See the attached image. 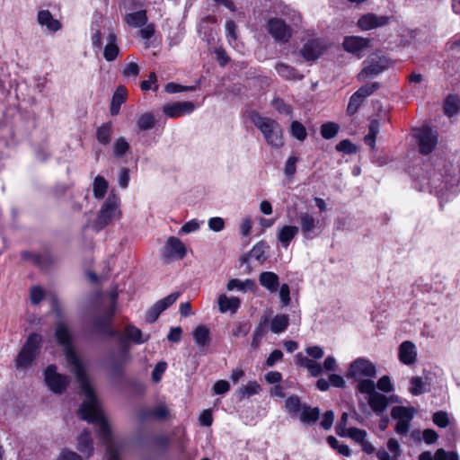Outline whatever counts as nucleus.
<instances>
[{
    "label": "nucleus",
    "mask_w": 460,
    "mask_h": 460,
    "mask_svg": "<svg viewBox=\"0 0 460 460\" xmlns=\"http://www.w3.org/2000/svg\"><path fill=\"white\" fill-rule=\"evenodd\" d=\"M55 336L58 344L64 347L67 364L75 376L81 394L84 396V400L78 410L79 416L88 422L97 424L99 437L106 447L104 459L119 460L121 447L113 441L111 438V429L103 416L94 389L88 378L84 367L73 349L72 336L66 323L64 322L57 323Z\"/></svg>",
    "instance_id": "1"
},
{
    "label": "nucleus",
    "mask_w": 460,
    "mask_h": 460,
    "mask_svg": "<svg viewBox=\"0 0 460 460\" xmlns=\"http://www.w3.org/2000/svg\"><path fill=\"white\" fill-rule=\"evenodd\" d=\"M250 118L269 146L276 149L284 146L283 129L275 119L263 117L256 111L252 112Z\"/></svg>",
    "instance_id": "2"
},
{
    "label": "nucleus",
    "mask_w": 460,
    "mask_h": 460,
    "mask_svg": "<svg viewBox=\"0 0 460 460\" xmlns=\"http://www.w3.org/2000/svg\"><path fill=\"white\" fill-rule=\"evenodd\" d=\"M357 390L367 395L370 408L377 414L385 411L389 405L387 396L376 391V384L371 379L360 380Z\"/></svg>",
    "instance_id": "3"
},
{
    "label": "nucleus",
    "mask_w": 460,
    "mask_h": 460,
    "mask_svg": "<svg viewBox=\"0 0 460 460\" xmlns=\"http://www.w3.org/2000/svg\"><path fill=\"white\" fill-rule=\"evenodd\" d=\"M363 65L362 70L357 76L360 82L375 78L389 68L393 65V61L385 56L373 54L363 62Z\"/></svg>",
    "instance_id": "4"
},
{
    "label": "nucleus",
    "mask_w": 460,
    "mask_h": 460,
    "mask_svg": "<svg viewBox=\"0 0 460 460\" xmlns=\"http://www.w3.org/2000/svg\"><path fill=\"white\" fill-rule=\"evenodd\" d=\"M119 198L116 195L111 194L103 205L102 206L98 216L94 221L93 228L100 231L107 226L112 220L119 218Z\"/></svg>",
    "instance_id": "5"
},
{
    "label": "nucleus",
    "mask_w": 460,
    "mask_h": 460,
    "mask_svg": "<svg viewBox=\"0 0 460 460\" xmlns=\"http://www.w3.org/2000/svg\"><path fill=\"white\" fill-rule=\"evenodd\" d=\"M42 337L38 333L31 334L16 357L17 369L28 368L40 352Z\"/></svg>",
    "instance_id": "6"
},
{
    "label": "nucleus",
    "mask_w": 460,
    "mask_h": 460,
    "mask_svg": "<svg viewBox=\"0 0 460 460\" xmlns=\"http://www.w3.org/2000/svg\"><path fill=\"white\" fill-rule=\"evenodd\" d=\"M376 375V369L373 363L365 358H358L350 364L347 377L355 378L359 382L375 377Z\"/></svg>",
    "instance_id": "7"
},
{
    "label": "nucleus",
    "mask_w": 460,
    "mask_h": 460,
    "mask_svg": "<svg viewBox=\"0 0 460 460\" xmlns=\"http://www.w3.org/2000/svg\"><path fill=\"white\" fill-rule=\"evenodd\" d=\"M46 385L54 394H62L67 387L69 380L65 375L57 372L55 365H49L44 371Z\"/></svg>",
    "instance_id": "8"
},
{
    "label": "nucleus",
    "mask_w": 460,
    "mask_h": 460,
    "mask_svg": "<svg viewBox=\"0 0 460 460\" xmlns=\"http://www.w3.org/2000/svg\"><path fill=\"white\" fill-rule=\"evenodd\" d=\"M379 88L378 83L367 84L356 91L351 97L347 107V113L349 116L354 115L365 99L374 93Z\"/></svg>",
    "instance_id": "9"
},
{
    "label": "nucleus",
    "mask_w": 460,
    "mask_h": 460,
    "mask_svg": "<svg viewBox=\"0 0 460 460\" xmlns=\"http://www.w3.org/2000/svg\"><path fill=\"white\" fill-rule=\"evenodd\" d=\"M414 136L418 139L420 151L423 155L430 154L438 145V133L429 127L417 129Z\"/></svg>",
    "instance_id": "10"
},
{
    "label": "nucleus",
    "mask_w": 460,
    "mask_h": 460,
    "mask_svg": "<svg viewBox=\"0 0 460 460\" xmlns=\"http://www.w3.org/2000/svg\"><path fill=\"white\" fill-rule=\"evenodd\" d=\"M268 32L279 42L286 43L291 38V29L286 22L279 18H271L267 23Z\"/></svg>",
    "instance_id": "11"
},
{
    "label": "nucleus",
    "mask_w": 460,
    "mask_h": 460,
    "mask_svg": "<svg viewBox=\"0 0 460 460\" xmlns=\"http://www.w3.org/2000/svg\"><path fill=\"white\" fill-rule=\"evenodd\" d=\"M180 296L179 292H173L163 299L158 300L147 312L146 322L152 323L160 315L162 312L173 305Z\"/></svg>",
    "instance_id": "12"
},
{
    "label": "nucleus",
    "mask_w": 460,
    "mask_h": 460,
    "mask_svg": "<svg viewBox=\"0 0 460 460\" xmlns=\"http://www.w3.org/2000/svg\"><path fill=\"white\" fill-rule=\"evenodd\" d=\"M186 255L184 243L177 237L171 236L165 243L163 256L165 260L182 259Z\"/></svg>",
    "instance_id": "13"
},
{
    "label": "nucleus",
    "mask_w": 460,
    "mask_h": 460,
    "mask_svg": "<svg viewBox=\"0 0 460 460\" xmlns=\"http://www.w3.org/2000/svg\"><path fill=\"white\" fill-rule=\"evenodd\" d=\"M390 17L386 15H376L369 13L362 15L358 20V26L363 31H369L379 27H384L389 23Z\"/></svg>",
    "instance_id": "14"
},
{
    "label": "nucleus",
    "mask_w": 460,
    "mask_h": 460,
    "mask_svg": "<svg viewBox=\"0 0 460 460\" xmlns=\"http://www.w3.org/2000/svg\"><path fill=\"white\" fill-rule=\"evenodd\" d=\"M369 42L370 40L367 38L359 36H347L343 40L342 46L346 51L355 54L360 58V52L368 47Z\"/></svg>",
    "instance_id": "15"
},
{
    "label": "nucleus",
    "mask_w": 460,
    "mask_h": 460,
    "mask_svg": "<svg viewBox=\"0 0 460 460\" xmlns=\"http://www.w3.org/2000/svg\"><path fill=\"white\" fill-rule=\"evenodd\" d=\"M429 376H415L409 378L408 391L413 396H419L429 391Z\"/></svg>",
    "instance_id": "16"
},
{
    "label": "nucleus",
    "mask_w": 460,
    "mask_h": 460,
    "mask_svg": "<svg viewBox=\"0 0 460 460\" xmlns=\"http://www.w3.org/2000/svg\"><path fill=\"white\" fill-rule=\"evenodd\" d=\"M194 111V104L191 102H178L168 103L164 106V113L170 118H178L183 114L190 113Z\"/></svg>",
    "instance_id": "17"
},
{
    "label": "nucleus",
    "mask_w": 460,
    "mask_h": 460,
    "mask_svg": "<svg viewBox=\"0 0 460 460\" xmlns=\"http://www.w3.org/2000/svg\"><path fill=\"white\" fill-rule=\"evenodd\" d=\"M324 46L319 40H312L306 42L301 49L302 57L308 60H315L323 52Z\"/></svg>",
    "instance_id": "18"
},
{
    "label": "nucleus",
    "mask_w": 460,
    "mask_h": 460,
    "mask_svg": "<svg viewBox=\"0 0 460 460\" xmlns=\"http://www.w3.org/2000/svg\"><path fill=\"white\" fill-rule=\"evenodd\" d=\"M131 356L126 348H122L120 354L111 359V373L112 376H121L124 367L130 362Z\"/></svg>",
    "instance_id": "19"
},
{
    "label": "nucleus",
    "mask_w": 460,
    "mask_h": 460,
    "mask_svg": "<svg viewBox=\"0 0 460 460\" xmlns=\"http://www.w3.org/2000/svg\"><path fill=\"white\" fill-rule=\"evenodd\" d=\"M217 303L220 313H235L241 305V301L238 297H228L225 294L218 296Z\"/></svg>",
    "instance_id": "20"
},
{
    "label": "nucleus",
    "mask_w": 460,
    "mask_h": 460,
    "mask_svg": "<svg viewBox=\"0 0 460 460\" xmlns=\"http://www.w3.org/2000/svg\"><path fill=\"white\" fill-rule=\"evenodd\" d=\"M259 282L270 293H275L279 286V278L272 271H263L259 275Z\"/></svg>",
    "instance_id": "21"
},
{
    "label": "nucleus",
    "mask_w": 460,
    "mask_h": 460,
    "mask_svg": "<svg viewBox=\"0 0 460 460\" xmlns=\"http://www.w3.org/2000/svg\"><path fill=\"white\" fill-rule=\"evenodd\" d=\"M278 75L285 80H302L304 75L294 66L283 62H278L275 66Z\"/></svg>",
    "instance_id": "22"
},
{
    "label": "nucleus",
    "mask_w": 460,
    "mask_h": 460,
    "mask_svg": "<svg viewBox=\"0 0 460 460\" xmlns=\"http://www.w3.org/2000/svg\"><path fill=\"white\" fill-rule=\"evenodd\" d=\"M38 22L52 32H56L61 28V23L53 18L49 10H41L38 13Z\"/></svg>",
    "instance_id": "23"
},
{
    "label": "nucleus",
    "mask_w": 460,
    "mask_h": 460,
    "mask_svg": "<svg viewBox=\"0 0 460 460\" xmlns=\"http://www.w3.org/2000/svg\"><path fill=\"white\" fill-rule=\"evenodd\" d=\"M117 36L111 31L107 37V44L104 48L103 57L107 61H113L119 55V47L116 44Z\"/></svg>",
    "instance_id": "24"
},
{
    "label": "nucleus",
    "mask_w": 460,
    "mask_h": 460,
    "mask_svg": "<svg viewBox=\"0 0 460 460\" xmlns=\"http://www.w3.org/2000/svg\"><path fill=\"white\" fill-rule=\"evenodd\" d=\"M298 227L295 226H284L278 233V240L283 247L287 248L292 239L298 234Z\"/></svg>",
    "instance_id": "25"
},
{
    "label": "nucleus",
    "mask_w": 460,
    "mask_h": 460,
    "mask_svg": "<svg viewBox=\"0 0 460 460\" xmlns=\"http://www.w3.org/2000/svg\"><path fill=\"white\" fill-rule=\"evenodd\" d=\"M298 218L303 234L306 237L309 236L310 233L316 227L317 220L307 212H301Z\"/></svg>",
    "instance_id": "26"
},
{
    "label": "nucleus",
    "mask_w": 460,
    "mask_h": 460,
    "mask_svg": "<svg viewBox=\"0 0 460 460\" xmlns=\"http://www.w3.org/2000/svg\"><path fill=\"white\" fill-rule=\"evenodd\" d=\"M77 449L89 458L93 454V445L89 431L84 430L78 437Z\"/></svg>",
    "instance_id": "27"
},
{
    "label": "nucleus",
    "mask_w": 460,
    "mask_h": 460,
    "mask_svg": "<svg viewBox=\"0 0 460 460\" xmlns=\"http://www.w3.org/2000/svg\"><path fill=\"white\" fill-rule=\"evenodd\" d=\"M256 288V284L252 279H245L242 281L238 279H231L226 284V289L232 291L234 289L240 290L242 292L252 291Z\"/></svg>",
    "instance_id": "28"
},
{
    "label": "nucleus",
    "mask_w": 460,
    "mask_h": 460,
    "mask_svg": "<svg viewBox=\"0 0 460 460\" xmlns=\"http://www.w3.org/2000/svg\"><path fill=\"white\" fill-rule=\"evenodd\" d=\"M268 322H269V317L262 316L260 320V323L256 326V328L253 332L252 340L251 342V346L253 349L259 348L262 337L267 333Z\"/></svg>",
    "instance_id": "29"
},
{
    "label": "nucleus",
    "mask_w": 460,
    "mask_h": 460,
    "mask_svg": "<svg viewBox=\"0 0 460 460\" xmlns=\"http://www.w3.org/2000/svg\"><path fill=\"white\" fill-rule=\"evenodd\" d=\"M124 20L128 26L141 27L147 22L146 13L145 10L129 13L125 15Z\"/></svg>",
    "instance_id": "30"
},
{
    "label": "nucleus",
    "mask_w": 460,
    "mask_h": 460,
    "mask_svg": "<svg viewBox=\"0 0 460 460\" xmlns=\"http://www.w3.org/2000/svg\"><path fill=\"white\" fill-rule=\"evenodd\" d=\"M169 415V411L164 404H159L152 410L144 411L141 413V420L155 419L164 420Z\"/></svg>",
    "instance_id": "31"
},
{
    "label": "nucleus",
    "mask_w": 460,
    "mask_h": 460,
    "mask_svg": "<svg viewBox=\"0 0 460 460\" xmlns=\"http://www.w3.org/2000/svg\"><path fill=\"white\" fill-rule=\"evenodd\" d=\"M195 343L199 347L208 346L210 341L209 330L204 326L199 325L193 330L192 332Z\"/></svg>",
    "instance_id": "32"
},
{
    "label": "nucleus",
    "mask_w": 460,
    "mask_h": 460,
    "mask_svg": "<svg viewBox=\"0 0 460 460\" xmlns=\"http://www.w3.org/2000/svg\"><path fill=\"white\" fill-rule=\"evenodd\" d=\"M289 324V317L287 314H279L275 315L270 322V330L273 333L285 332Z\"/></svg>",
    "instance_id": "33"
},
{
    "label": "nucleus",
    "mask_w": 460,
    "mask_h": 460,
    "mask_svg": "<svg viewBox=\"0 0 460 460\" xmlns=\"http://www.w3.org/2000/svg\"><path fill=\"white\" fill-rule=\"evenodd\" d=\"M268 245L265 242L263 241H261L259 242L257 244H255L252 249L250 251L249 254L247 255H244L242 259H241V261L243 263L246 262L247 261V257H251V258H253L257 261H265V257H264V254H265V252L266 250L268 249Z\"/></svg>",
    "instance_id": "34"
},
{
    "label": "nucleus",
    "mask_w": 460,
    "mask_h": 460,
    "mask_svg": "<svg viewBox=\"0 0 460 460\" xmlns=\"http://www.w3.org/2000/svg\"><path fill=\"white\" fill-rule=\"evenodd\" d=\"M319 416L320 409L318 407L310 408L304 405L299 414V420L303 423H312L316 421Z\"/></svg>",
    "instance_id": "35"
},
{
    "label": "nucleus",
    "mask_w": 460,
    "mask_h": 460,
    "mask_svg": "<svg viewBox=\"0 0 460 460\" xmlns=\"http://www.w3.org/2000/svg\"><path fill=\"white\" fill-rule=\"evenodd\" d=\"M126 101V91L123 87H119L112 96L111 105V114L115 116L119 114L121 104Z\"/></svg>",
    "instance_id": "36"
},
{
    "label": "nucleus",
    "mask_w": 460,
    "mask_h": 460,
    "mask_svg": "<svg viewBox=\"0 0 460 460\" xmlns=\"http://www.w3.org/2000/svg\"><path fill=\"white\" fill-rule=\"evenodd\" d=\"M113 311L108 313L102 319H97L94 322V327L97 331L102 332L109 335L110 337L116 336V332L109 328V324L111 321Z\"/></svg>",
    "instance_id": "37"
},
{
    "label": "nucleus",
    "mask_w": 460,
    "mask_h": 460,
    "mask_svg": "<svg viewBox=\"0 0 460 460\" xmlns=\"http://www.w3.org/2000/svg\"><path fill=\"white\" fill-rule=\"evenodd\" d=\"M380 130V124L376 119H371L368 125L367 134L364 137L365 143L371 148L376 146V138Z\"/></svg>",
    "instance_id": "38"
},
{
    "label": "nucleus",
    "mask_w": 460,
    "mask_h": 460,
    "mask_svg": "<svg viewBox=\"0 0 460 460\" xmlns=\"http://www.w3.org/2000/svg\"><path fill=\"white\" fill-rule=\"evenodd\" d=\"M112 135V125L111 122L104 123L97 128L96 137L100 144L108 145Z\"/></svg>",
    "instance_id": "39"
},
{
    "label": "nucleus",
    "mask_w": 460,
    "mask_h": 460,
    "mask_svg": "<svg viewBox=\"0 0 460 460\" xmlns=\"http://www.w3.org/2000/svg\"><path fill=\"white\" fill-rule=\"evenodd\" d=\"M460 109V99L456 95H449L444 103L445 114L448 117L456 115Z\"/></svg>",
    "instance_id": "40"
},
{
    "label": "nucleus",
    "mask_w": 460,
    "mask_h": 460,
    "mask_svg": "<svg viewBox=\"0 0 460 460\" xmlns=\"http://www.w3.org/2000/svg\"><path fill=\"white\" fill-rule=\"evenodd\" d=\"M261 386L256 381H249L245 385L238 388L237 394L240 398L250 397L259 394Z\"/></svg>",
    "instance_id": "41"
},
{
    "label": "nucleus",
    "mask_w": 460,
    "mask_h": 460,
    "mask_svg": "<svg viewBox=\"0 0 460 460\" xmlns=\"http://www.w3.org/2000/svg\"><path fill=\"white\" fill-rule=\"evenodd\" d=\"M125 337L135 343H144L148 340V336L144 338L141 330L133 325L125 328Z\"/></svg>",
    "instance_id": "42"
},
{
    "label": "nucleus",
    "mask_w": 460,
    "mask_h": 460,
    "mask_svg": "<svg viewBox=\"0 0 460 460\" xmlns=\"http://www.w3.org/2000/svg\"><path fill=\"white\" fill-rule=\"evenodd\" d=\"M108 189V182L102 176H96L93 181V196L96 199H102Z\"/></svg>",
    "instance_id": "43"
},
{
    "label": "nucleus",
    "mask_w": 460,
    "mask_h": 460,
    "mask_svg": "<svg viewBox=\"0 0 460 460\" xmlns=\"http://www.w3.org/2000/svg\"><path fill=\"white\" fill-rule=\"evenodd\" d=\"M302 408L300 400L296 395L289 396L285 402V409L292 416H296L300 412Z\"/></svg>",
    "instance_id": "44"
},
{
    "label": "nucleus",
    "mask_w": 460,
    "mask_h": 460,
    "mask_svg": "<svg viewBox=\"0 0 460 460\" xmlns=\"http://www.w3.org/2000/svg\"><path fill=\"white\" fill-rule=\"evenodd\" d=\"M155 123V116L150 112H146L137 119V126L139 130H149L154 128Z\"/></svg>",
    "instance_id": "45"
},
{
    "label": "nucleus",
    "mask_w": 460,
    "mask_h": 460,
    "mask_svg": "<svg viewBox=\"0 0 460 460\" xmlns=\"http://www.w3.org/2000/svg\"><path fill=\"white\" fill-rule=\"evenodd\" d=\"M416 346L411 341H404V365H411L417 360Z\"/></svg>",
    "instance_id": "46"
},
{
    "label": "nucleus",
    "mask_w": 460,
    "mask_h": 460,
    "mask_svg": "<svg viewBox=\"0 0 460 460\" xmlns=\"http://www.w3.org/2000/svg\"><path fill=\"white\" fill-rule=\"evenodd\" d=\"M112 148L116 157H122L129 150V144L125 137H120L114 141Z\"/></svg>",
    "instance_id": "47"
},
{
    "label": "nucleus",
    "mask_w": 460,
    "mask_h": 460,
    "mask_svg": "<svg viewBox=\"0 0 460 460\" xmlns=\"http://www.w3.org/2000/svg\"><path fill=\"white\" fill-rule=\"evenodd\" d=\"M290 134L299 141H304L307 136L305 126L297 120L291 122Z\"/></svg>",
    "instance_id": "48"
},
{
    "label": "nucleus",
    "mask_w": 460,
    "mask_h": 460,
    "mask_svg": "<svg viewBox=\"0 0 460 460\" xmlns=\"http://www.w3.org/2000/svg\"><path fill=\"white\" fill-rule=\"evenodd\" d=\"M340 127L337 123L327 122L321 127V135L325 139L333 138L339 132Z\"/></svg>",
    "instance_id": "49"
},
{
    "label": "nucleus",
    "mask_w": 460,
    "mask_h": 460,
    "mask_svg": "<svg viewBox=\"0 0 460 460\" xmlns=\"http://www.w3.org/2000/svg\"><path fill=\"white\" fill-rule=\"evenodd\" d=\"M327 442L331 447L336 449L341 455L344 456H349L350 455L349 447L345 444H340L338 439L333 436H329L327 438Z\"/></svg>",
    "instance_id": "50"
},
{
    "label": "nucleus",
    "mask_w": 460,
    "mask_h": 460,
    "mask_svg": "<svg viewBox=\"0 0 460 460\" xmlns=\"http://www.w3.org/2000/svg\"><path fill=\"white\" fill-rule=\"evenodd\" d=\"M433 422L439 428H446L449 424V417L447 411H439L433 414Z\"/></svg>",
    "instance_id": "51"
},
{
    "label": "nucleus",
    "mask_w": 460,
    "mask_h": 460,
    "mask_svg": "<svg viewBox=\"0 0 460 460\" xmlns=\"http://www.w3.org/2000/svg\"><path fill=\"white\" fill-rule=\"evenodd\" d=\"M272 106L276 111H278L281 114L286 115H291L292 113V108L290 105L286 103L282 99L280 98H275L272 102Z\"/></svg>",
    "instance_id": "52"
},
{
    "label": "nucleus",
    "mask_w": 460,
    "mask_h": 460,
    "mask_svg": "<svg viewBox=\"0 0 460 460\" xmlns=\"http://www.w3.org/2000/svg\"><path fill=\"white\" fill-rule=\"evenodd\" d=\"M392 417L396 420L395 430L402 434V406H395L392 409Z\"/></svg>",
    "instance_id": "53"
},
{
    "label": "nucleus",
    "mask_w": 460,
    "mask_h": 460,
    "mask_svg": "<svg viewBox=\"0 0 460 460\" xmlns=\"http://www.w3.org/2000/svg\"><path fill=\"white\" fill-rule=\"evenodd\" d=\"M336 150L348 155H351L357 152V147L349 139H344L336 146Z\"/></svg>",
    "instance_id": "54"
},
{
    "label": "nucleus",
    "mask_w": 460,
    "mask_h": 460,
    "mask_svg": "<svg viewBox=\"0 0 460 460\" xmlns=\"http://www.w3.org/2000/svg\"><path fill=\"white\" fill-rule=\"evenodd\" d=\"M347 436L361 444L366 439L367 432L358 428H349L347 431Z\"/></svg>",
    "instance_id": "55"
},
{
    "label": "nucleus",
    "mask_w": 460,
    "mask_h": 460,
    "mask_svg": "<svg viewBox=\"0 0 460 460\" xmlns=\"http://www.w3.org/2000/svg\"><path fill=\"white\" fill-rule=\"evenodd\" d=\"M376 387L384 393H390L394 391V385L388 376H382L376 385Z\"/></svg>",
    "instance_id": "56"
},
{
    "label": "nucleus",
    "mask_w": 460,
    "mask_h": 460,
    "mask_svg": "<svg viewBox=\"0 0 460 460\" xmlns=\"http://www.w3.org/2000/svg\"><path fill=\"white\" fill-rule=\"evenodd\" d=\"M196 86H182L178 84L169 83L165 85V91L169 93H176L183 91H195Z\"/></svg>",
    "instance_id": "57"
},
{
    "label": "nucleus",
    "mask_w": 460,
    "mask_h": 460,
    "mask_svg": "<svg viewBox=\"0 0 460 460\" xmlns=\"http://www.w3.org/2000/svg\"><path fill=\"white\" fill-rule=\"evenodd\" d=\"M279 299L282 306H287L290 303V289L288 284L284 283L279 288Z\"/></svg>",
    "instance_id": "58"
},
{
    "label": "nucleus",
    "mask_w": 460,
    "mask_h": 460,
    "mask_svg": "<svg viewBox=\"0 0 460 460\" xmlns=\"http://www.w3.org/2000/svg\"><path fill=\"white\" fill-rule=\"evenodd\" d=\"M348 418V413H342L341 420L335 428L336 433L341 437H347V431L349 429L346 428Z\"/></svg>",
    "instance_id": "59"
},
{
    "label": "nucleus",
    "mask_w": 460,
    "mask_h": 460,
    "mask_svg": "<svg viewBox=\"0 0 460 460\" xmlns=\"http://www.w3.org/2000/svg\"><path fill=\"white\" fill-rule=\"evenodd\" d=\"M44 290L40 287H33L31 289V301L33 305H38L44 298Z\"/></svg>",
    "instance_id": "60"
},
{
    "label": "nucleus",
    "mask_w": 460,
    "mask_h": 460,
    "mask_svg": "<svg viewBox=\"0 0 460 460\" xmlns=\"http://www.w3.org/2000/svg\"><path fill=\"white\" fill-rule=\"evenodd\" d=\"M40 261H37L36 266L40 269H48L54 263V259L49 253L40 254Z\"/></svg>",
    "instance_id": "61"
},
{
    "label": "nucleus",
    "mask_w": 460,
    "mask_h": 460,
    "mask_svg": "<svg viewBox=\"0 0 460 460\" xmlns=\"http://www.w3.org/2000/svg\"><path fill=\"white\" fill-rule=\"evenodd\" d=\"M166 369V363L165 362H159L155 367L154 370L152 371V378L155 383H158L163 374L164 373Z\"/></svg>",
    "instance_id": "62"
},
{
    "label": "nucleus",
    "mask_w": 460,
    "mask_h": 460,
    "mask_svg": "<svg viewBox=\"0 0 460 460\" xmlns=\"http://www.w3.org/2000/svg\"><path fill=\"white\" fill-rule=\"evenodd\" d=\"M297 162V158L295 156L289 157L285 164L284 173L288 177H292L296 172V163Z\"/></svg>",
    "instance_id": "63"
},
{
    "label": "nucleus",
    "mask_w": 460,
    "mask_h": 460,
    "mask_svg": "<svg viewBox=\"0 0 460 460\" xmlns=\"http://www.w3.org/2000/svg\"><path fill=\"white\" fill-rule=\"evenodd\" d=\"M251 329V325L248 323H240L233 330V335L234 337L246 336Z\"/></svg>",
    "instance_id": "64"
}]
</instances>
